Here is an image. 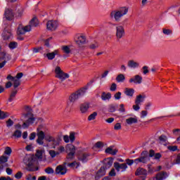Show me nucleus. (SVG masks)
<instances>
[{"instance_id":"f257e3e1","label":"nucleus","mask_w":180,"mask_h":180,"mask_svg":"<svg viewBox=\"0 0 180 180\" xmlns=\"http://www.w3.org/2000/svg\"><path fill=\"white\" fill-rule=\"evenodd\" d=\"M113 165V159L106 158L103 160V166L98 170L95 176V180H99L106 175V169H109Z\"/></svg>"},{"instance_id":"f03ea898","label":"nucleus","mask_w":180,"mask_h":180,"mask_svg":"<svg viewBox=\"0 0 180 180\" xmlns=\"http://www.w3.org/2000/svg\"><path fill=\"white\" fill-rule=\"evenodd\" d=\"M37 143L39 146H43L44 144V142L43 141L44 139L46 141H49V143H53V145L56 146V143L57 141H56V139L50 135H46L44 134V131H41L39 133H37Z\"/></svg>"},{"instance_id":"7ed1b4c3","label":"nucleus","mask_w":180,"mask_h":180,"mask_svg":"<svg viewBox=\"0 0 180 180\" xmlns=\"http://www.w3.org/2000/svg\"><path fill=\"white\" fill-rule=\"evenodd\" d=\"M129 8L127 7H121L118 10L112 11L110 13V18H114L115 22H120V20L124 15H127Z\"/></svg>"},{"instance_id":"20e7f679","label":"nucleus","mask_w":180,"mask_h":180,"mask_svg":"<svg viewBox=\"0 0 180 180\" xmlns=\"http://www.w3.org/2000/svg\"><path fill=\"white\" fill-rule=\"evenodd\" d=\"M86 89H87L86 88L83 87L77 90V91L72 93L69 96L70 102H72V103H74L75 102H77V100H78L79 98H82V96L85 95V94L86 93Z\"/></svg>"},{"instance_id":"39448f33","label":"nucleus","mask_w":180,"mask_h":180,"mask_svg":"<svg viewBox=\"0 0 180 180\" xmlns=\"http://www.w3.org/2000/svg\"><path fill=\"white\" fill-rule=\"evenodd\" d=\"M92 158V155L91 153L80 151L77 155V160L85 164L87 161H89Z\"/></svg>"},{"instance_id":"423d86ee","label":"nucleus","mask_w":180,"mask_h":180,"mask_svg":"<svg viewBox=\"0 0 180 180\" xmlns=\"http://www.w3.org/2000/svg\"><path fill=\"white\" fill-rule=\"evenodd\" d=\"M136 176H139L138 180H146L147 179V175H148V172L147 169L143 167H139L136 169L135 172Z\"/></svg>"},{"instance_id":"0eeeda50","label":"nucleus","mask_w":180,"mask_h":180,"mask_svg":"<svg viewBox=\"0 0 180 180\" xmlns=\"http://www.w3.org/2000/svg\"><path fill=\"white\" fill-rule=\"evenodd\" d=\"M55 72L56 74V78H59L61 81H65L67 78H70V75L68 73H65L61 70L60 66H57L55 69Z\"/></svg>"},{"instance_id":"6e6552de","label":"nucleus","mask_w":180,"mask_h":180,"mask_svg":"<svg viewBox=\"0 0 180 180\" xmlns=\"http://www.w3.org/2000/svg\"><path fill=\"white\" fill-rule=\"evenodd\" d=\"M27 160L28 161L26 167L27 171L29 172H36V171H39V167L34 166V159H33V158H27Z\"/></svg>"},{"instance_id":"1a4fd4ad","label":"nucleus","mask_w":180,"mask_h":180,"mask_svg":"<svg viewBox=\"0 0 180 180\" xmlns=\"http://www.w3.org/2000/svg\"><path fill=\"white\" fill-rule=\"evenodd\" d=\"M67 162H63V165H59L56 167L55 174L56 175H65L68 169H67Z\"/></svg>"},{"instance_id":"9d476101","label":"nucleus","mask_w":180,"mask_h":180,"mask_svg":"<svg viewBox=\"0 0 180 180\" xmlns=\"http://www.w3.org/2000/svg\"><path fill=\"white\" fill-rule=\"evenodd\" d=\"M114 168H115L117 172H126L128 167L124 163H120L118 162H114Z\"/></svg>"},{"instance_id":"9b49d317","label":"nucleus","mask_w":180,"mask_h":180,"mask_svg":"<svg viewBox=\"0 0 180 180\" xmlns=\"http://www.w3.org/2000/svg\"><path fill=\"white\" fill-rule=\"evenodd\" d=\"M2 37L4 40H12L13 34H12V31L11 28L6 27L2 33Z\"/></svg>"},{"instance_id":"f8f14e48","label":"nucleus","mask_w":180,"mask_h":180,"mask_svg":"<svg viewBox=\"0 0 180 180\" xmlns=\"http://www.w3.org/2000/svg\"><path fill=\"white\" fill-rule=\"evenodd\" d=\"M32 30V27L30 25H26L25 27H22V25H19L17 29V34L18 36L25 34L27 32H30Z\"/></svg>"},{"instance_id":"ddd939ff","label":"nucleus","mask_w":180,"mask_h":180,"mask_svg":"<svg viewBox=\"0 0 180 180\" xmlns=\"http://www.w3.org/2000/svg\"><path fill=\"white\" fill-rule=\"evenodd\" d=\"M125 32H124V27L122 25H118L116 27V37L117 41L124 36Z\"/></svg>"},{"instance_id":"4468645a","label":"nucleus","mask_w":180,"mask_h":180,"mask_svg":"<svg viewBox=\"0 0 180 180\" xmlns=\"http://www.w3.org/2000/svg\"><path fill=\"white\" fill-rule=\"evenodd\" d=\"M58 27V23L56 20H49L46 23V29L48 30H56Z\"/></svg>"},{"instance_id":"2eb2a0df","label":"nucleus","mask_w":180,"mask_h":180,"mask_svg":"<svg viewBox=\"0 0 180 180\" xmlns=\"http://www.w3.org/2000/svg\"><path fill=\"white\" fill-rule=\"evenodd\" d=\"M139 158L141 159V161H142V164H147V162L150 161V158H148V151H142Z\"/></svg>"},{"instance_id":"dca6fc26","label":"nucleus","mask_w":180,"mask_h":180,"mask_svg":"<svg viewBox=\"0 0 180 180\" xmlns=\"http://www.w3.org/2000/svg\"><path fill=\"white\" fill-rule=\"evenodd\" d=\"M12 56L5 51L0 52V61H11Z\"/></svg>"},{"instance_id":"f3484780","label":"nucleus","mask_w":180,"mask_h":180,"mask_svg":"<svg viewBox=\"0 0 180 180\" xmlns=\"http://www.w3.org/2000/svg\"><path fill=\"white\" fill-rule=\"evenodd\" d=\"M76 43L78 44V46H82V44H85V43H86V37H85L84 35H78Z\"/></svg>"},{"instance_id":"a211bd4d","label":"nucleus","mask_w":180,"mask_h":180,"mask_svg":"<svg viewBox=\"0 0 180 180\" xmlns=\"http://www.w3.org/2000/svg\"><path fill=\"white\" fill-rule=\"evenodd\" d=\"M129 82H134V84H141L143 82V77L139 75H135L134 78L129 79Z\"/></svg>"},{"instance_id":"6ab92c4d","label":"nucleus","mask_w":180,"mask_h":180,"mask_svg":"<svg viewBox=\"0 0 180 180\" xmlns=\"http://www.w3.org/2000/svg\"><path fill=\"white\" fill-rule=\"evenodd\" d=\"M75 146L72 145V143H69L67 144L65 146V152L67 153H73L74 154H75Z\"/></svg>"},{"instance_id":"aec40b11","label":"nucleus","mask_w":180,"mask_h":180,"mask_svg":"<svg viewBox=\"0 0 180 180\" xmlns=\"http://www.w3.org/2000/svg\"><path fill=\"white\" fill-rule=\"evenodd\" d=\"M117 149L113 150V146H110L105 149V153L106 154H110L111 155H116V154H117Z\"/></svg>"},{"instance_id":"412c9836","label":"nucleus","mask_w":180,"mask_h":180,"mask_svg":"<svg viewBox=\"0 0 180 180\" xmlns=\"http://www.w3.org/2000/svg\"><path fill=\"white\" fill-rule=\"evenodd\" d=\"M124 94H125V95L129 98H133V96L134 95V89L125 88Z\"/></svg>"},{"instance_id":"4be33fe9","label":"nucleus","mask_w":180,"mask_h":180,"mask_svg":"<svg viewBox=\"0 0 180 180\" xmlns=\"http://www.w3.org/2000/svg\"><path fill=\"white\" fill-rule=\"evenodd\" d=\"M4 15L6 20H11L12 18H13V13L12 10L7 9L5 11Z\"/></svg>"},{"instance_id":"5701e85b","label":"nucleus","mask_w":180,"mask_h":180,"mask_svg":"<svg viewBox=\"0 0 180 180\" xmlns=\"http://www.w3.org/2000/svg\"><path fill=\"white\" fill-rule=\"evenodd\" d=\"M112 98V94L107 93L103 91L101 94V99L102 101H110V98Z\"/></svg>"},{"instance_id":"b1692460","label":"nucleus","mask_w":180,"mask_h":180,"mask_svg":"<svg viewBox=\"0 0 180 180\" xmlns=\"http://www.w3.org/2000/svg\"><path fill=\"white\" fill-rule=\"evenodd\" d=\"M57 54H58V51L55 50L53 52L46 53V57L48 60H54Z\"/></svg>"},{"instance_id":"393cba45","label":"nucleus","mask_w":180,"mask_h":180,"mask_svg":"<svg viewBox=\"0 0 180 180\" xmlns=\"http://www.w3.org/2000/svg\"><path fill=\"white\" fill-rule=\"evenodd\" d=\"M144 99H146V96H142L141 94H139L136 96L135 103L141 105V103L144 102Z\"/></svg>"},{"instance_id":"a878e982","label":"nucleus","mask_w":180,"mask_h":180,"mask_svg":"<svg viewBox=\"0 0 180 180\" xmlns=\"http://www.w3.org/2000/svg\"><path fill=\"white\" fill-rule=\"evenodd\" d=\"M39 25V20L37 17H34L30 21V26L32 27H36Z\"/></svg>"},{"instance_id":"bb28decb","label":"nucleus","mask_w":180,"mask_h":180,"mask_svg":"<svg viewBox=\"0 0 180 180\" xmlns=\"http://www.w3.org/2000/svg\"><path fill=\"white\" fill-rule=\"evenodd\" d=\"M127 65L129 68H137L139 64L137 62H134L133 60H130L128 61Z\"/></svg>"},{"instance_id":"cd10ccee","label":"nucleus","mask_w":180,"mask_h":180,"mask_svg":"<svg viewBox=\"0 0 180 180\" xmlns=\"http://www.w3.org/2000/svg\"><path fill=\"white\" fill-rule=\"evenodd\" d=\"M138 122H139V120H137V117H129L126 120L127 124H129V125L136 124Z\"/></svg>"},{"instance_id":"c85d7f7f","label":"nucleus","mask_w":180,"mask_h":180,"mask_svg":"<svg viewBox=\"0 0 180 180\" xmlns=\"http://www.w3.org/2000/svg\"><path fill=\"white\" fill-rule=\"evenodd\" d=\"M88 109H89V104L85 103L81 105L80 106V110L82 113H85L88 111Z\"/></svg>"},{"instance_id":"c756f323","label":"nucleus","mask_w":180,"mask_h":180,"mask_svg":"<svg viewBox=\"0 0 180 180\" xmlns=\"http://www.w3.org/2000/svg\"><path fill=\"white\" fill-rule=\"evenodd\" d=\"M18 91L15 89H13L11 94H10V97L8 98V102H12L14 99V98L16 96V94H18Z\"/></svg>"},{"instance_id":"7c9ffc66","label":"nucleus","mask_w":180,"mask_h":180,"mask_svg":"<svg viewBox=\"0 0 180 180\" xmlns=\"http://www.w3.org/2000/svg\"><path fill=\"white\" fill-rule=\"evenodd\" d=\"M148 168V174H153L154 172H157V170L155 169V167H153L150 164L147 165Z\"/></svg>"},{"instance_id":"2f4dec72","label":"nucleus","mask_w":180,"mask_h":180,"mask_svg":"<svg viewBox=\"0 0 180 180\" xmlns=\"http://www.w3.org/2000/svg\"><path fill=\"white\" fill-rule=\"evenodd\" d=\"M116 108H117V105L110 104L108 105V112H110V113H113V112H116Z\"/></svg>"},{"instance_id":"473e14b6","label":"nucleus","mask_w":180,"mask_h":180,"mask_svg":"<svg viewBox=\"0 0 180 180\" xmlns=\"http://www.w3.org/2000/svg\"><path fill=\"white\" fill-rule=\"evenodd\" d=\"M13 89H17L19 91V86H20V80L15 79L13 84Z\"/></svg>"},{"instance_id":"72a5a7b5","label":"nucleus","mask_w":180,"mask_h":180,"mask_svg":"<svg viewBox=\"0 0 180 180\" xmlns=\"http://www.w3.org/2000/svg\"><path fill=\"white\" fill-rule=\"evenodd\" d=\"M126 80V77H124V75L120 74L116 77L117 82H123Z\"/></svg>"},{"instance_id":"f704fd0d","label":"nucleus","mask_w":180,"mask_h":180,"mask_svg":"<svg viewBox=\"0 0 180 180\" xmlns=\"http://www.w3.org/2000/svg\"><path fill=\"white\" fill-rule=\"evenodd\" d=\"M13 137H15V139H20V137H22V131L16 129L13 134Z\"/></svg>"},{"instance_id":"c9c22d12","label":"nucleus","mask_w":180,"mask_h":180,"mask_svg":"<svg viewBox=\"0 0 180 180\" xmlns=\"http://www.w3.org/2000/svg\"><path fill=\"white\" fill-rule=\"evenodd\" d=\"M9 117V113L6 112H4L0 110V120H4V119H6V117Z\"/></svg>"},{"instance_id":"e433bc0d","label":"nucleus","mask_w":180,"mask_h":180,"mask_svg":"<svg viewBox=\"0 0 180 180\" xmlns=\"http://www.w3.org/2000/svg\"><path fill=\"white\" fill-rule=\"evenodd\" d=\"M75 158V153H68V155L66 157V161H72Z\"/></svg>"},{"instance_id":"4c0bfd02","label":"nucleus","mask_w":180,"mask_h":180,"mask_svg":"<svg viewBox=\"0 0 180 180\" xmlns=\"http://www.w3.org/2000/svg\"><path fill=\"white\" fill-rule=\"evenodd\" d=\"M98 116V112H94L92 114H91L89 117H88V120L91 121V120H95L96 119V117Z\"/></svg>"},{"instance_id":"58836bf2","label":"nucleus","mask_w":180,"mask_h":180,"mask_svg":"<svg viewBox=\"0 0 180 180\" xmlns=\"http://www.w3.org/2000/svg\"><path fill=\"white\" fill-rule=\"evenodd\" d=\"M49 155H51V158H56V155H60V152H56V150H49Z\"/></svg>"},{"instance_id":"ea45409f","label":"nucleus","mask_w":180,"mask_h":180,"mask_svg":"<svg viewBox=\"0 0 180 180\" xmlns=\"http://www.w3.org/2000/svg\"><path fill=\"white\" fill-rule=\"evenodd\" d=\"M8 47L11 49V50H13L18 47V43L16 41H11L8 44Z\"/></svg>"},{"instance_id":"a19ab883","label":"nucleus","mask_w":180,"mask_h":180,"mask_svg":"<svg viewBox=\"0 0 180 180\" xmlns=\"http://www.w3.org/2000/svg\"><path fill=\"white\" fill-rule=\"evenodd\" d=\"M36 157L38 160H43V150H37Z\"/></svg>"},{"instance_id":"79ce46f5","label":"nucleus","mask_w":180,"mask_h":180,"mask_svg":"<svg viewBox=\"0 0 180 180\" xmlns=\"http://www.w3.org/2000/svg\"><path fill=\"white\" fill-rule=\"evenodd\" d=\"M69 140L70 143H74L75 141V132H70L69 136Z\"/></svg>"},{"instance_id":"37998d69","label":"nucleus","mask_w":180,"mask_h":180,"mask_svg":"<svg viewBox=\"0 0 180 180\" xmlns=\"http://www.w3.org/2000/svg\"><path fill=\"white\" fill-rule=\"evenodd\" d=\"M62 50L63 53H65V54H70V53H71V49H70V47H68V46H63L62 47Z\"/></svg>"},{"instance_id":"c03bdc74","label":"nucleus","mask_w":180,"mask_h":180,"mask_svg":"<svg viewBox=\"0 0 180 180\" xmlns=\"http://www.w3.org/2000/svg\"><path fill=\"white\" fill-rule=\"evenodd\" d=\"M159 140L161 143H166L168 140V138L167 136L162 134L160 136H159Z\"/></svg>"},{"instance_id":"a18cd8bd","label":"nucleus","mask_w":180,"mask_h":180,"mask_svg":"<svg viewBox=\"0 0 180 180\" xmlns=\"http://www.w3.org/2000/svg\"><path fill=\"white\" fill-rule=\"evenodd\" d=\"M8 156L2 155L0 157V164H5V162H8Z\"/></svg>"},{"instance_id":"49530a36","label":"nucleus","mask_w":180,"mask_h":180,"mask_svg":"<svg viewBox=\"0 0 180 180\" xmlns=\"http://www.w3.org/2000/svg\"><path fill=\"white\" fill-rule=\"evenodd\" d=\"M44 172H46V174H54V169H53L51 167H49L44 169Z\"/></svg>"},{"instance_id":"de8ad7c7","label":"nucleus","mask_w":180,"mask_h":180,"mask_svg":"<svg viewBox=\"0 0 180 180\" xmlns=\"http://www.w3.org/2000/svg\"><path fill=\"white\" fill-rule=\"evenodd\" d=\"M4 154H6V155H11V154H12V148L9 146L6 147Z\"/></svg>"},{"instance_id":"09e8293b","label":"nucleus","mask_w":180,"mask_h":180,"mask_svg":"<svg viewBox=\"0 0 180 180\" xmlns=\"http://www.w3.org/2000/svg\"><path fill=\"white\" fill-rule=\"evenodd\" d=\"M124 164H126V165H129V167H131V165L134 164V160L126 159Z\"/></svg>"},{"instance_id":"8fccbe9b","label":"nucleus","mask_w":180,"mask_h":180,"mask_svg":"<svg viewBox=\"0 0 180 180\" xmlns=\"http://www.w3.org/2000/svg\"><path fill=\"white\" fill-rule=\"evenodd\" d=\"M162 32H163V34H166L167 36H169V34H172V30L169 29L163 28Z\"/></svg>"},{"instance_id":"3c124183","label":"nucleus","mask_w":180,"mask_h":180,"mask_svg":"<svg viewBox=\"0 0 180 180\" xmlns=\"http://www.w3.org/2000/svg\"><path fill=\"white\" fill-rule=\"evenodd\" d=\"M116 89H117V84H116V83H112L110 87V91H111V92H115Z\"/></svg>"},{"instance_id":"603ef678","label":"nucleus","mask_w":180,"mask_h":180,"mask_svg":"<svg viewBox=\"0 0 180 180\" xmlns=\"http://www.w3.org/2000/svg\"><path fill=\"white\" fill-rule=\"evenodd\" d=\"M14 124L13 121L11 119H8L6 122V127H12V125Z\"/></svg>"},{"instance_id":"864d4df0","label":"nucleus","mask_w":180,"mask_h":180,"mask_svg":"<svg viewBox=\"0 0 180 180\" xmlns=\"http://www.w3.org/2000/svg\"><path fill=\"white\" fill-rule=\"evenodd\" d=\"M114 98H115V99H116V101H119V99H120L122 98V92L118 91L117 93H116L114 95Z\"/></svg>"},{"instance_id":"5fc2aeb1","label":"nucleus","mask_w":180,"mask_h":180,"mask_svg":"<svg viewBox=\"0 0 180 180\" xmlns=\"http://www.w3.org/2000/svg\"><path fill=\"white\" fill-rule=\"evenodd\" d=\"M96 148H103V143L102 141H98L95 143Z\"/></svg>"},{"instance_id":"6e6d98bb","label":"nucleus","mask_w":180,"mask_h":180,"mask_svg":"<svg viewBox=\"0 0 180 180\" xmlns=\"http://www.w3.org/2000/svg\"><path fill=\"white\" fill-rule=\"evenodd\" d=\"M168 150H169V151H176V150H178V146H169L167 147Z\"/></svg>"},{"instance_id":"4d7b16f0","label":"nucleus","mask_w":180,"mask_h":180,"mask_svg":"<svg viewBox=\"0 0 180 180\" xmlns=\"http://www.w3.org/2000/svg\"><path fill=\"white\" fill-rule=\"evenodd\" d=\"M22 176H23V173H22V172H18L15 174V178L16 179H20L22 178Z\"/></svg>"},{"instance_id":"13d9d810","label":"nucleus","mask_w":180,"mask_h":180,"mask_svg":"<svg viewBox=\"0 0 180 180\" xmlns=\"http://www.w3.org/2000/svg\"><path fill=\"white\" fill-rule=\"evenodd\" d=\"M34 120H36V118H34V117H32L28 118L27 122L30 125V124H33V123H34Z\"/></svg>"},{"instance_id":"bf43d9fd","label":"nucleus","mask_w":180,"mask_h":180,"mask_svg":"<svg viewBox=\"0 0 180 180\" xmlns=\"http://www.w3.org/2000/svg\"><path fill=\"white\" fill-rule=\"evenodd\" d=\"M119 112H121L122 113H124V112H126V109L124 108V104L120 105Z\"/></svg>"},{"instance_id":"052dcab7","label":"nucleus","mask_w":180,"mask_h":180,"mask_svg":"<svg viewBox=\"0 0 180 180\" xmlns=\"http://www.w3.org/2000/svg\"><path fill=\"white\" fill-rule=\"evenodd\" d=\"M52 39L53 37L48 38L44 42V46H46V47H50V40H51Z\"/></svg>"},{"instance_id":"680f3d73","label":"nucleus","mask_w":180,"mask_h":180,"mask_svg":"<svg viewBox=\"0 0 180 180\" xmlns=\"http://www.w3.org/2000/svg\"><path fill=\"white\" fill-rule=\"evenodd\" d=\"M108 176H116V172H115V169H112L111 170H110V172H109V174H108Z\"/></svg>"},{"instance_id":"e2e57ef3","label":"nucleus","mask_w":180,"mask_h":180,"mask_svg":"<svg viewBox=\"0 0 180 180\" xmlns=\"http://www.w3.org/2000/svg\"><path fill=\"white\" fill-rule=\"evenodd\" d=\"M155 152L154 151V150L153 149L150 150L148 153V157L152 158V157H155Z\"/></svg>"},{"instance_id":"0e129e2a","label":"nucleus","mask_w":180,"mask_h":180,"mask_svg":"<svg viewBox=\"0 0 180 180\" xmlns=\"http://www.w3.org/2000/svg\"><path fill=\"white\" fill-rule=\"evenodd\" d=\"M134 110H136V112H138V110H140V104L135 103V105H133Z\"/></svg>"},{"instance_id":"69168bd1","label":"nucleus","mask_w":180,"mask_h":180,"mask_svg":"<svg viewBox=\"0 0 180 180\" xmlns=\"http://www.w3.org/2000/svg\"><path fill=\"white\" fill-rule=\"evenodd\" d=\"M37 177L36 176H34L32 177V174H28L26 177V180H36Z\"/></svg>"},{"instance_id":"338daca9","label":"nucleus","mask_w":180,"mask_h":180,"mask_svg":"<svg viewBox=\"0 0 180 180\" xmlns=\"http://www.w3.org/2000/svg\"><path fill=\"white\" fill-rule=\"evenodd\" d=\"M120 129H122V124L120 123H117L115 126H114V129L115 130H120Z\"/></svg>"},{"instance_id":"774afa93","label":"nucleus","mask_w":180,"mask_h":180,"mask_svg":"<svg viewBox=\"0 0 180 180\" xmlns=\"http://www.w3.org/2000/svg\"><path fill=\"white\" fill-rule=\"evenodd\" d=\"M36 139V132H32L30 135V140H34Z\"/></svg>"}]
</instances>
